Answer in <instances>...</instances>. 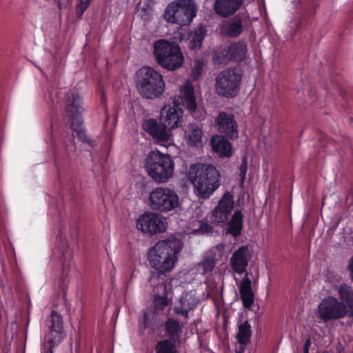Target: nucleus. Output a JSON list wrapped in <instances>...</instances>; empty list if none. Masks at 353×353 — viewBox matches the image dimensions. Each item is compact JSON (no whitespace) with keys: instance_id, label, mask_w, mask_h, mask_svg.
Masks as SVG:
<instances>
[{"instance_id":"nucleus-1","label":"nucleus","mask_w":353,"mask_h":353,"mask_svg":"<svg viewBox=\"0 0 353 353\" xmlns=\"http://www.w3.org/2000/svg\"><path fill=\"white\" fill-rule=\"evenodd\" d=\"M66 103V115L68 117L70 126L67 125L58 128V131L54 132V125H52V141L54 142L57 136L62 143L64 149V155L66 158L70 157L71 153L76 150L74 145V136L73 132L77 133L79 139L88 143L90 146H94V141L86 134V132L81 128L83 120L81 113L83 111L82 105V99L79 93L75 90H70L65 95Z\"/></svg>"},{"instance_id":"nucleus-2","label":"nucleus","mask_w":353,"mask_h":353,"mask_svg":"<svg viewBox=\"0 0 353 353\" xmlns=\"http://www.w3.org/2000/svg\"><path fill=\"white\" fill-rule=\"evenodd\" d=\"M182 107H185L190 113L194 112L197 108L194 88L189 81L181 87L180 94L174 98L172 105H165L162 108L161 121L170 130L179 127L183 121Z\"/></svg>"},{"instance_id":"nucleus-3","label":"nucleus","mask_w":353,"mask_h":353,"mask_svg":"<svg viewBox=\"0 0 353 353\" xmlns=\"http://www.w3.org/2000/svg\"><path fill=\"white\" fill-rule=\"evenodd\" d=\"M182 249L180 240L176 238L158 241L148 252V261L152 268L157 270L159 277L165 276L170 272L177 261V255Z\"/></svg>"},{"instance_id":"nucleus-4","label":"nucleus","mask_w":353,"mask_h":353,"mask_svg":"<svg viewBox=\"0 0 353 353\" xmlns=\"http://www.w3.org/2000/svg\"><path fill=\"white\" fill-rule=\"evenodd\" d=\"M188 176L195 192L201 199L209 198L220 185L219 172L212 165L193 164L190 168Z\"/></svg>"},{"instance_id":"nucleus-5","label":"nucleus","mask_w":353,"mask_h":353,"mask_svg":"<svg viewBox=\"0 0 353 353\" xmlns=\"http://www.w3.org/2000/svg\"><path fill=\"white\" fill-rule=\"evenodd\" d=\"M137 87L145 99L159 97L165 91V81L161 74L149 66H143L137 72Z\"/></svg>"},{"instance_id":"nucleus-6","label":"nucleus","mask_w":353,"mask_h":353,"mask_svg":"<svg viewBox=\"0 0 353 353\" xmlns=\"http://www.w3.org/2000/svg\"><path fill=\"white\" fill-rule=\"evenodd\" d=\"M145 168L148 175L157 183H165L172 176L174 163L169 154L152 151L148 155Z\"/></svg>"},{"instance_id":"nucleus-7","label":"nucleus","mask_w":353,"mask_h":353,"mask_svg":"<svg viewBox=\"0 0 353 353\" xmlns=\"http://www.w3.org/2000/svg\"><path fill=\"white\" fill-rule=\"evenodd\" d=\"M154 56L157 63L168 70H174L183 63V55L178 44L165 39H159L154 43Z\"/></svg>"},{"instance_id":"nucleus-8","label":"nucleus","mask_w":353,"mask_h":353,"mask_svg":"<svg viewBox=\"0 0 353 353\" xmlns=\"http://www.w3.org/2000/svg\"><path fill=\"white\" fill-rule=\"evenodd\" d=\"M243 72L239 68H228L218 74L215 88L219 96L230 99L235 97L240 90Z\"/></svg>"},{"instance_id":"nucleus-9","label":"nucleus","mask_w":353,"mask_h":353,"mask_svg":"<svg viewBox=\"0 0 353 353\" xmlns=\"http://www.w3.org/2000/svg\"><path fill=\"white\" fill-rule=\"evenodd\" d=\"M196 12L197 8L194 0H176L168 5L164 17L170 23L188 26Z\"/></svg>"},{"instance_id":"nucleus-10","label":"nucleus","mask_w":353,"mask_h":353,"mask_svg":"<svg viewBox=\"0 0 353 353\" xmlns=\"http://www.w3.org/2000/svg\"><path fill=\"white\" fill-rule=\"evenodd\" d=\"M179 203L176 192L167 187H157L149 194L148 205L153 210L168 212L177 208Z\"/></svg>"},{"instance_id":"nucleus-11","label":"nucleus","mask_w":353,"mask_h":353,"mask_svg":"<svg viewBox=\"0 0 353 353\" xmlns=\"http://www.w3.org/2000/svg\"><path fill=\"white\" fill-rule=\"evenodd\" d=\"M347 316L346 308L343 303H339L334 296L325 297L318 305L317 316L324 323L343 319Z\"/></svg>"},{"instance_id":"nucleus-12","label":"nucleus","mask_w":353,"mask_h":353,"mask_svg":"<svg viewBox=\"0 0 353 353\" xmlns=\"http://www.w3.org/2000/svg\"><path fill=\"white\" fill-rule=\"evenodd\" d=\"M137 228L143 233L150 236L161 233L166 230V223L159 213L145 212L137 219Z\"/></svg>"},{"instance_id":"nucleus-13","label":"nucleus","mask_w":353,"mask_h":353,"mask_svg":"<svg viewBox=\"0 0 353 353\" xmlns=\"http://www.w3.org/2000/svg\"><path fill=\"white\" fill-rule=\"evenodd\" d=\"M54 162L58 172V180L61 188V194L63 196L65 192L73 196L77 192V181L73 176L72 171L69 169L64 170L60 162L61 152L57 149L55 143L52 145Z\"/></svg>"},{"instance_id":"nucleus-14","label":"nucleus","mask_w":353,"mask_h":353,"mask_svg":"<svg viewBox=\"0 0 353 353\" xmlns=\"http://www.w3.org/2000/svg\"><path fill=\"white\" fill-rule=\"evenodd\" d=\"M60 242L59 245L54 250V255H58V258L61 264V274L60 276L59 288L64 291L67 288L65 279L71 265L72 258V252L69 248L68 242L62 239V234H60Z\"/></svg>"},{"instance_id":"nucleus-15","label":"nucleus","mask_w":353,"mask_h":353,"mask_svg":"<svg viewBox=\"0 0 353 353\" xmlns=\"http://www.w3.org/2000/svg\"><path fill=\"white\" fill-rule=\"evenodd\" d=\"M214 123L217 130L228 139L234 140L239 137V126L233 114L221 111Z\"/></svg>"},{"instance_id":"nucleus-16","label":"nucleus","mask_w":353,"mask_h":353,"mask_svg":"<svg viewBox=\"0 0 353 353\" xmlns=\"http://www.w3.org/2000/svg\"><path fill=\"white\" fill-rule=\"evenodd\" d=\"M143 129L148 133L153 139L161 145L168 143L172 136L171 130L160 121L146 119L143 122Z\"/></svg>"},{"instance_id":"nucleus-17","label":"nucleus","mask_w":353,"mask_h":353,"mask_svg":"<svg viewBox=\"0 0 353 353\" xmlns=\"http://www.w3.org/2000/svg\"><path fill=\"white\" fill-rule=\"evenodd\" d=\"M251 259V252L248 245H241L232 254L230 266L232 271L241 275L246 274V269Z\"/></svg>"},{"instance_id":"nucleus-18","label":"nucleus","mask_w":353,"mask_h":353,"mask_svg":"<svg viewBox=\"0 0 353 353\" xmlns=\"http://www.w3.org/2000/svg\"><path fill=\"white\" fill-rule=\"evenodd\" d=\"M234 203L233 194L228 192L224 193L212 212L214 221L218 223L228 222L229 215L234 208Z\"/></svg>"},{"instance_id":"nucleus-19","label":"nucleus","mask_w":353,"mask_h":353,"mask_svg":"<svg viewBox=\"0 0 353 353\" xmlns=\"http://www.w3.org/2000/svg\"><path fill=\"white\" fill-rule=\"evenodd\" d=\"M243 30V19L239 14L224 21L221 26V33L230 38L239 37Z\"/></svg>"},{"instance_id":"nucleus-20","label":"nucleus","mask_w":353,"mask_h":353,"mask_svg":"<svg viewBox=\"0 0 353 353\" xmlns=\"http://www.w3.org/2000/svg\"><path fill=\"white\" fill-rule=\"evenodd\" d=\"M241 299L245 308H250L254 303V293L252 290V281L249 273L246 272L245 276L239 285Z\"/></svg>"},{"instance_id":"nucleus-21","label":"nucleus","mask_w":353,"mask_h":353,"mask_svg":"<svg viewBox=\"0 0 353 353\" xmlns=\"http://www.w3.org/2000/svg\"><path fill=\"white\" fill-rule=\"evenodd\" d=\"M199 303V300L192 294H185L181 296L179 305L174 307V312L185 319L189 318V312L194 310Z\"/></svg>"},{"instance_id":"nucleus-22","label":"nucleus","mask_w":353,"mask_h":353,"mask_svg":"<svg viewBox=\"0 0 353 353\" xmlns=\"http://www.w3.org/2000/svg\"><path fill=\"white\" fill-rule=\"evenodd\" d=\"M242 3V0H216L214 10L219 16L228 17L239 10Z\"/></svg>"},{"instance_id":"nucleus-23","label":"nucleus","mask_w":353,"mask_h":353,"mask_svg":"<svg viewBox=\"0 0 353 353\" xmlns=\"http://www.w3.org/2000/svg\"><path fill=\"white\" fill-rule=\"evenodd\" d=\"M228 139L223 135H216L211 139L213 151L221 157H230L232 154V144Z\"/></svg>"},{"instance_id":"nucleus-24","label":"nucleus","mask_w":353,"mask_h":353,"mask_svg":"<svg viewBox=\"0 0 353 353\" xmlns=\"http://www.w3.org/2000/svg\"><path fill=\"white\" fill-rule=\"evenodd\" d=\"M339 303H343L347 315L353 316V288L346 283H342L337 288Z\"/></svg>"},{"instance_id":"nucleus-25","label":"nucleus","mask_w":353,"mask_h":353,"mask_svg":"<svg viewBox=\"0 0 353 353\" xmlns=\"http://www.w3.org/2000/svg\"><path fill=\"white\" fill-rule=\"evenodd\" d=\"M207 30L205 26L201 25L194 31L188 34L187 46L191 50H199L206 36Z\"/></svg>"},{"instance_id":"nucleus-26","label":"nucleus","mask_w":353,"mask_h":353,"mask_svg":"<svg viewBox=\"0 0 353 353\" xmlns=\"http://www.w3.org/2000/svg\"><path fill=\"white\" fill-rule=\"evenodd\" d=\"M164 330L169 341L175 343L180 341L183 329L178 320L174 318H168L164 323Z\"/></svg>"},{"instance_id":"nucleus-27","label":"nucleus","mask_w":353,"mask_h":353,"mask_svg":"<svg viewBox=\"0 0 353 353\" xmlns=\"http://www.w3.org/2000/svg\"><path fill=\"white\" fill-rule=\"evenodd\" d=\"M157 280L158 283L154 288V296H168V292L172 290V285L170 279H168L165 274V276L159 277L158 274L154 272L152 273V276L150 277V281L152 283H155V281Z\"/></svg>"},{"instance_id":"nucleus-28","label":"nucleus","mask_w":353,"mask_h":353,"mask_svg":"<svg viewBox=\"0 0 353 353\" xmlns=\"http://www.w3.org/2000/svg\"><path fill=\"white\" fill-rule=\"evenodd\" d=\"M228 228L227 233L230 234L234 237L241 235L243 228V216L239 210L234 211L232 219L228 222Z\"/></svg>"},{"instance_id":"nucleus-29","label":"nucleus","mask_w":353,"mask_h":353,"mask_svg":"<svg viewBox=\"0 0 353 353\" xmlns=\"http://www.w3.org/2000/svg\"><path fill=\"white\" fill-rule=\"evenodd\" d=\"M187 142L191 146H199L201 144L203 131L196 123H190L185 130Z\"/></svg>"},{"instance_id":"nucleus-30","label":"nucleus","mask_w":353,"mask_h":353,"mask_svg":"<svg viewBox=\"0 0 353 353\" xmlns=\"http://www.w3.org/2000/svg\"><path fill=\"white\" fill-rule=\"evenodd\" d=\"M247 46L243 42L231 43L228 50V59L236 61H241L245 57Z\"/></svg>"},{"instance_id":"nucleus-31","label":"nucleus","mask_w":353,"mask_h":353,"mask_svg":"<svg viewBox=\"0 0 353 353\" xmlns=\"http://www.w3.org/2000/svg\"><path fill=\"white\" fill-rule=\"evenodd\" d=\"M63 330L62 316L56 311H53L50 316V334L48 336L61 337Z\"/></svg>"},{"instance_id":"nucleus-32","label":"nucleus","mask_w":353,"mask_h":353,"mask_svg":"<svg viewBox=\"0 0 353 353\" xmlns=\"http://www.w3.org/2000/svg\"><path fill=\"white\" fill-rule=\"evenodd\" d=\"M252 334L251 326L248 321L239 326V332L236 335L238 342L240 345H245L250 341Z\"/></svg>"},{"instance_id":"nucleus-33","label":"nucleus","mask_w":353,"mask_h":353,"mask_svg":"<svg viewBox=\"0 0 353 353\" xmlns=\"http://www.w3.org/2000/svg\"><path fill=\"white\" fill-rule=\"evenodd\" d=\"M176 343L168 339L159 341L155 345V353H177Z\"/></svg>"},{"instance_id":"nucleus-34","label":"nucleus","mask_w":353,"mask_h":353,"mask_svg":"<svg viewBox=\"0 0 353 353\" xmlns=\"http://www.w3.org/2000/svg\"><path fill=\"white\" fill-rule=\"evenodd\" d=\"M153 303L157 310H163L169 304L168 296H154Z\"/></svg>"},{"instance_id":"nucleus-35","label":"nucleus","mask_w":353,"mask_h":353,"mask_svg":"<svg viewBox=\"0 0 353 353\" xmlns=\"http://www.w3.org/2000/svg\"><path fill=\"white\" fill-rule=\"evenodd\" d=\"M92 0H79L76 5L75 12L78 18H81L89 7Z\"/></svg>"},{"instance_id":"nucleus-36","label":"nucleus","mask_w":353,"mask_h":353,"mask_svg":"<svg viewBox=\"0 0 353 353\" xmlns=\"http://www.w3.org/2000/svg\"><path fill=\"white\" fill-rule=\"evenodd\" d=\"M202 268L203 273L210 272L215 266V260L213 256H208L205 258L202 262Z\"/></svg>"},{"instance_id":"nucleus-37","label":"nucleus","mask_w":353,"mask_h":353,"mask_svg":"<svg viewBox=\"0 0 353 353\" xmlns=\"http://www.w3.org/2000/svg\"><path fill=\"white\" fill-rule=\"evenodd\" d=\"M46 345H45L46 347L48 348V350L46 351V353H53L52 349L57 346L60 342L61 341V337H52V336H47L46 337Z\"/></svg>"},{"instance_id":"nucleus-38","label":"nucleus","mask_w":353,"mask_h":353,"mask_svg":"<svg viewBox=\"0 0 353 353\" xmlns=\"http://www.w3.org/2000/svg\"><path fill=\"white\" fill-rule=\"evenodd\" d=\"M203 68V63L200 60H196L194 66L192 70L193 79H197L201 76Z\"/></svg>"},{"instance_id":"nucleus-39","label":"nucleus","mask_w":353,"mask_h":353,"mask_svg":"<svg viewBox=\"0 0 353 353\" xmlns=\"http://www.w3.org/2000/svg\"><path fill=\"white\" fill-rule=\"evenodd\" d=\"M316 3L314 0H311L306 10H305V17H312L314 15L316 12Z\"/></svg>"},{"instance_id":"nucleus-40","label":"nucleus","mask_w":353,"mask_h":353,"mask_svg":"<svg viewBox=\"0 0 353 353\" xmlns=\"http://www.w3.org/2000/svg\"><path fill=\"white\" fill-rule=\"evenodd\" d=\"M247 169H248L247 160H246V158L245 157L243 159L242 163L239 167V176L241 177V181H243L245 179V174L247 172Z\"/></svg>"},{"instance_id":"nucleus-41","label":"nucleus","mask_w":353,"mask_h":353,"mask_svg":"<svg viewBox=\"0 0 353 353\" xmlns=\"http://www.w3.org/2000/svg\"><path fill=\"white\" fill-rule=\"evenodd\" d=\"M151 322L152 321L149 319V315L146 312H145V314L143 315V322L144 329L151 327L152 330H154L155 328L153 327V325H152Z\"/></svg>"},{"instance_id":"nucleus-42","label":"nucleus","mask_w":353,"mask_h":353,"mask_svg":"<svg viewBox=\"0 0 353 353\" xmlns=\"http://www.w3.org/2000/svg\"><path fill=\"white\" fill-rule=\"evenodd\" d=\"M199 230L203 234L210 233L212 231V227L208 223H202Z\"/></svg>"},{"instance_id":"nucleus-43","label":"nucleus","mask_w":353,"mask_h":353,"mask_svg":"<svg viewBox=\"0 0 353 353\" xmlns=\"http://www.w3.org/2000/svg\"><path fill=\"white\" fill-rule=\"evenodd\" d=\"M311 346V339L310 337L307 339L303 345V353H309V350Z\"/></svg>"},{"instance_id":"nucleus-44","label":"nucleus","mask_w":353,"mask_h":353,"mask_svg":"<svg viewBox=\"0 0 353 353\" xmlns=\"http://www.w3.org/2000/svg\"><path fill=\"white\" fill-rule=\"evenodd\" d=\"M348 270L350 272V278L352 281L353 282V256L350 259V263L348 265Z\"/></svg>"},{"instance_id":"nucleus-45","label":"nucleus","mask_w":353,"mask_h":353,"mask_svg":"<svg viewBox=\"0 0 353 353\" xmlns=\"http://www.w3.org/2000/svg\"><path fill=\"white\" fill-rule=\"evenodd\" d=\"M245 345H241L239 349L236 350V353H243L245 351Z\"/></svg>"}]
</instances>
